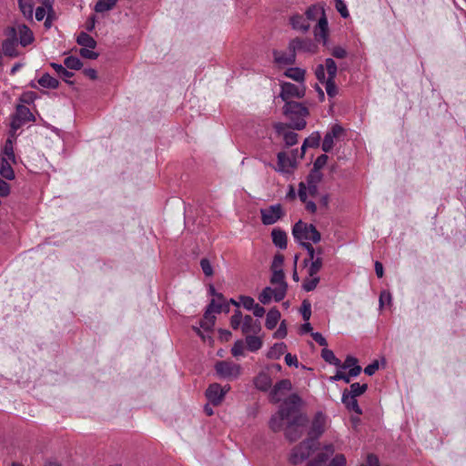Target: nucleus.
<instances>
[{"label": "nucleus", "mask_w": 466, "mask_h": 466, "mask_svg": "<svg viewBox=\"0 0 466 466\" xmlns=\"http://www.w3.org/2000/svg\"><path fill=\"white\" fill-rule=\"evenodd\" d=\"M301 398L297 394H291L280 405L279 412L270 419L269 428L278 432L282 430L284 422L287 421H292L293 424L307 423L308 418L301 412Z\"/></svg>", "instance_id": "1"}, {"label": "nucleus", "mask_w": 466, "mask_h": 466, "mask_svg": "<svg viewBox=\"0 0 466 466\" xmlns=\"http://www.w3.org/2000/svg\"><path fill=\"white\" fill-rule=\"evenodd\" d=\"M283 114L290 120V128L297 130L305 128L307 125L305 117L309 115V109L304 105L299 102H287L283 106Z\"/></svg>", "instance_id": "2"}, {"label": "nucleus", "mask_w": 466, "mask_h": 466, "mask_svg": "<svg viewBox=\"0 0 466 466\" xmlns=\"http://www.w3.org/2000/svg\"><path fill=\"white\" fill-rule=\"evenodd\" d=\"M292 235L301 246L302 243H308V240H310L313 243H318L321 239V235L315 226L312 224H307L301 220L298 221L294 225L292 228Z\"/></svg>", "instance_id": "3"}, {"label": "nucleus", "mask_w": 466, "mask_h": 466, "mask_svg": "<svg viewBox=\"0 0 466 466\" xmlns=\"http://www.w3.org/2000/svg\"><path fill=\"white\" fill-rule=\"evenodd\" d=\"M318 15H321L319 20L318 25L315 29V37L318 40L322 39L324 44L328 36V21L325 17L324 9L321 7L313 6L308 9L306 12L307 19H316Z\"/></svg>", "instance_id": "4"}, {"label": "nucleus", "mask_w": 466, "mask_h": 466, "mask_svg": "<svg viewBox=\"0 0 466 466\" xmlns=\"http://www.w3.org/2000/svg\"><path fill=\"white\" fill-rule=\"evenodd\" d=\"M314 441L311 439H307L300 442L298 446L294 447L289 455V462L298 465L302 463L308 459L313 451Z\"/></svg>", "instance_id": "5"}, {"label": "nucleus", "mask_w": 466, "mask_h": 466, "mask_svg": "<svg viewBox=\"0 0 466 466\" xmlns=\"http://www.w3.org/2000/svg\"><path fill=\"white\" fill-rule=\"evenodd\" d=\"M279 96L286 103L290 102L289 99L294 97L301 98L305 96V86L303 84L297 86L289 82L283 83Z\"/></svg>", "instance_id": "6"}, {"label": "nucleus", "mask_w": 466, "mask_h": 466, "mask_svg": "<svg viewBox=\"0 0 466 466\" xmlns=\"http://www.w3.org/2000/svg\"><path fill=\"white\" fill-rule=\"evenodd\" d=\"M5 35L6 39L2 45L4 54L10 57L17 56L16 45L18 39L16 38V28L15 26L8 27L5 30Z\"/></svg>", "instance_id": "7"}, {"label": "nucleus", "mask_w": 466, "mask_h": 466, "mask_svg": "<svg viewBox=\"0 0 466 466\" xmlns=\"http://www.w3.org/2000/svg\"><path fill=\"white\" fill-rule=\"evenodd\" d=\"M261 221L264 225H273L284 216L281 205H272L260 209Z\"/></svg>", "instance_id": "8"}, {"label": "nucleus", "mask_w": 466, "mask_h": 466, "mask_svg": "<svg viewBox=\"0 0 466 466\" xmlns=\"http://www.w3.org/2000/svg\"><path fill=\"white\" fill-rule=\"evenodd\" d=\"M327 417L321 412L318 411L311 420L310 429L309 431V439L316 440L319 438L326 429Z\"/></svg>", "instance_id": "9"}, {"label": "nucleus", "mask_w": 466, "mask_h": 466, "mask_svg": "<svg viewBox=\"0 0 466 466\" xmlns=\"http://www.w3.org/2000/svg\"><path fill=\"white\" fill-rule=\"evenodd\" d=\"M230 390L229 385L221 387L218 383H212L206 390V397L215 406L219 405L226 393Z\"/></svg>", "instance_id": "10"}, {"label": "nucleus", "mask_w": 466, "mask_h": 466, "mask_svg": "<svg viewBox=\"0 0 466 466\" xmlns=\"http://www.w3.org/2000/svg\"><path fill=\"white\" fill-rule=\"evenodd\" d=\"M215 370L220 378L235 379L240 374V366L228 361L217 362Z\"/></svg>", "instance_id": "11"}, {"label": "nucleus", "mask_w": 466, "mask_h": 466, "mask_svg": "<svg viewBox=\"0 0 466 466\" xmlns=\"http://www.w3.org/2000/svg\"><path fill=\"white\" fill-rule=\"evenodd\" d=\"M286 296L284 292V288H270L266 287L261 293L258 295V300L264 304L268 305L274 299L276 302L281 301Z\"/></svg>", "instance_id": "12"}, {"label": "nucleus", "mask_w": 466, "mask_h": 466, "mask_svg": "<svg viewBox=\"0 0 466 466\" xmlns=\"http://www.w3.org/2000/svg\"><path fill=\"white\" fill-rule=\"evenodd\" d=\"M335 451V446L332 443L324 444L315 458L309 461L305 466H324Z\"/></svg>", "instance_id": "13"}, {"label": "nucleus", "mask_w": 466, "mask_h": 466, "mask_svg": "<svg viewBox=\"0 0 466 466\" xmlns=\"http://www.w3.org/2000/svg\"><path fill=\"white\" fill-rule=\"evenodd\" d=\"M274 128L279 136L283 137V140L287 147H291L298 142V134L289 130L290 128L289 124L276 123Z\"/></svg>", "instance_id": "14"}, {"label": "nucleus", "mask_w": 466, "mask_h": 466, "mask_svg": "<svg viewBox=\"0 0 466 466\" xmlns=\"http://www.w3.org/2000/svg\"><path fill=\"white\" fill-rule=\"evenodd\" d=\"M296 167L295 156L289 157L285 152H279L278 154V167L277 171L281 173H290Z\"/></svg>", "instance_id": "15"}, {"label": "nucleus", "mask_w": 466, "mask_h": 466, "mask_svg": "<svg viewBox=\"0 0 466 466\" xmlns=\"http://www.w3.org/2000/svg\"><path fill=\"white\" fill-rule=\"evenodd\" d=\"M284 424L286 425V427H285L286 438L289 441H296L302 436L304 426L307 423L299 422L297 424H295V423L293 424L292 421H287V422H284Z\"/></svg>", "instance_id": "16"}, {"label": "nucleus", "mask_w": 466, "mask_h": 466, "mask_svg": "<svg viewBox=\"0 0 466 466\" xmlns=\"http://www.w3.org/2000/svg\"><path fill=\"white\" fill-rule=\"evenodd\" d=\"M289 49L292 50L294 54H296L297 50L314 53L316 51V46L311 40L296 38L289 43Z\"/></svg>", "instance_id": "17"}, {"label": "nucleus", "mask_w": 466, "mask_h": 466, "mask_svg": "<svg viewBox=\"0 0 466 466\" xmlns=\"http://www.w3.org/2000/svg\"><path fill=\"white\" fill-rule=\"evenodd\" d=\"M291 390V382L289 380H281L279 381L271 390V399L274 402L280 401V395L283 391Z\"/></svg>", "instance_id": "18"}, {"label": "nucleus", "mask_w": 466, "mask_h": 466, "mask_svg": "<svg viewBox=\"0 0 466 466\" xmlns=\"http://www.w3.org/2000/svg\"><path fill=\"white\" fill-rule=\"evenodd\" d=\"M241 329L244 334H257L260 331L261 325L259 321L254 320L251 316L246 315L243 318V324Z\"/></svg>", "instance_id": "19"}, {"label": "nucleus", "mask_w": 466, "mask_h": 466, "mask_svg": "<svg viewBox=\"0 0 466 466\" xmlns=\"http://www.w3.org/2000/svg\"><path fill=\"white\" fill-rule=\"evenodd\" d=\"M16 28V36L19 35V43L23 46H26L34 40L33 33L25 25H18Z\"/></svg>", "instance_id": "20"}, {"label": "nucleus", "mask_w": 466, "mask_h": 466, "mask_svg": "<svg viewBox=\"0 0 466 466\" xmlns=\"http://www.w3.org/2000/svg\"><path fill=\"white\" fill-rule=\"evenodd\" d=\"M356 398L357 397L351 396L350 393H349V390L346 389L342 393L341 401L349 410H353L358 415H360L362 410L360 408Z\"/></svg>", "instance_id": "21"}, {"label": "nucleus", "mask_w": 466, "mask_h": 466, "mask_svg": "<svg viewBox=\"0 0 466 466\" xmlns=\"http://www.w3.org/2000/svg\"><path fill=\"white\" fill-rule=\"evenodd\" d=\"M273 55L275 62L279 65H293L296 61V54L292 50H289V54L274 51Z\"/></svg>", "instance_id": "22"}, {"label": "nucleus", "mask_w": 466, "mask_h": 466, "mask_svg": "<svg viewBox=\"0 0 466 466\" xmlns=\"http://www.w3.org/2000/svg\"><path fill=\"white\" fill-rule=\"evenodd\" d=\"M272 241L280 249L287 248V234L280 228H274L271 232Z\"/></svg>", "instance_id": "23"}, {"label": "nucleus", "mask_w": 466, "mask_h": 466, "mask_svg": "<svg viewBox=\"0 0 466 466\" xmlns=\"http://www.w3.org/2000/svg\"><path fill=\"white\" fill-rule=\"evenodd\" d=\"M272 276L270 283L275 285L276 288H284V292L287 293L288 284L285 281V274L283 270H271Z\"/></svg>", "instance_id": "24"}, {"label": "nucleus", "mask_w": 466, "mask_h": 466, "mask_svg": "<svg viewBox=\"0 0 466 466\" xmlns=\"http://www.w3.org/2000/svg\"><path fill=\"white\" fill-rule=\"evenodd\" d=\"M290 22L294 29L301 32H307L310 27L308 19L299 15L292 16Z\"/></svg>", "instance_id": "25"}, {"label": "nucleus", "mask_w": 466, "mask_h": 466, "mask_svg": "<svg viewBox=\"0 0 466 466\" xmlns=\"http://www.w3.org/2000/svg\"><path fill=\"white\" fill-rule=\"evenodd\" d=\"M271 379L267 373L261 372L255 379L256 387L263 391L268 390L271 387Z\"/></svg>", "instance_id": "26"}, {"label": "nucleus", "mask_w": 466, "mask_h": 466, "mask_svg": "<svg viewBox=\"0 0 466 466\" xmlns=\"http://www.w3.org/2000/svg\"><path fill=\"white\" fill-rule=\"evenodd\" d=\"M279 319H280L279 310L276 308L271 309L267 314V319H266V323H265L266 328L268 329H273L277 326Z\"/></svg>", "instance_id": "27"}, {"label": "nucleus", "mask_w": 466, "mask_h": 466, "mask_svg": "<svg viewBox=\"0 0 466 466\" xmlns=\"http://www.w3.org/2000/svg\"><path fill=\"white\" fill-rule=\"evenodd\" d=\"M284 75L300 84H303L305 79V70L299 67H290L285 71Z\"/></svg>", "instance_id": "28"}, {"label": "nucleus", "mask_w": 466, "mask_h": 466, "mask_svg": "<svg viewBox=\"0 0 466 466\" xmlns=\"http://www.w3.org/2000/svg\"><path fill=\"white\" fill-rule=\"evenodd\" d=\"M10 160L5 157L1 159L0 175L5 179L12 180L15 178V172L9 163Z\"/></svg>", "instance_id": "29"}, {"label": "nucleus", "mask_w": 466, "mask_h": 466, "mask_svg": "<svg viewBox=\"0 0 466 466\" xmlns=\"http://www.w3.org/2000/svg\"><path fill=\"white\" fill-rule=\"evenodd\" d=\"M76 42L78 45L82 46V48H96V40L86 33H80L76 38Z\"/></svg>", "instance_id": "30"}, {"label": "nucleus", "mask_w": 466, "mask_h": 466, "mask_svg": "<svg viewBox=\"0 0 466 466\" xmlns=\"http://www.w3.org/2000/svg\"><path fill=\"white\" fill-rule=\"evenodd\" d=\"M319 139H320V137H319V133H314L311 136H309V137H307L304 140L303 145L301 147L300 158H302L304 157L306 148L317 147L319 144Z\"/></svg>", "instance_id": "31"}, {"label": "nucleus", "mask_w": 466, "mask_h": 466, "mask_svg": "<svg viewBox=\"0 0 466 466\" xmlns=\"http://www.w3.org/2000/svg\"><path fill=\"white\" fill-rule=\"evenodd\" d=\"M38 84L46 88L56 89L59 86V81L49 74H44L38 80Z\"/></svg>", "instance_id": "32"}, {"label": "nucleus", "mask_w": 466, "mask_h": 466, "mask_svg": "<svg viewBox=\"0 0 466 466\" xmlns=\"http://www.w3.org/2000/svg\"><path fill=\"white\" fill-rule=\"evenodd\" d=\"M15 116H17L20 119H23L25 122L35 121V116L30 111V109L23 105H18L15 110Z\"/></svg>", "instance_id": "33"}, {"label": "nucleus", "mask_w": 466, "mask_h": 466, "mask_svg": "<svg viewBox=\"0 0 466 466\" xmlns=\"http://www.w3.org/2000/svg\"><path fill=\"white\" fill-rule=\"evenodd\" d=\"M117 3V0H98L95 5L96 13H104L113 9Z\"/></svg>", "instance_id": "34"}, {"label": "nucleus", "mask_w": 466, "mask_h": 466, "mask_svg": "<svg viewBox=\"0 0 466 466\" xmlns=\"http://www.w3.org/2000/svg\"><path fill=\"white\" fill-rule=\"evenodd\" d=\"M55 71L68 84H73V82L69 81V78L74 76V74L67 69H66L62 65L56 63H51L50 65Z\"/></svg>", "instance_id": "35"}, {"label": "nucleus", "mask_w": 466, "mask_h": 466, "mask_svg": "<svg viewBox=\"0 0 466 466\" xmlns=\"http://www.w3.org/2000/svg\"><path fill=\"white\" fill-rule=\"evenodd\" d=\"M246 344L248 350L257 351L262 347V340L259 337L247 335Z\"/></svg>", "instance_id": "36"}, {"label": "nucleus", "mask_w": 466, "mask_h": 466, "mask_svg": "<svg viewBox=\"0 0 466 466\" xmlns=\"http://www.w3.org/2000/svg\"><path fill=\"white\" fill-rule=\"evenodd\" d=\"M21 12L26 18L33 16V0H18Z\"/></svg>", "instance_id": "37"}, {"label": "nucleus", "mask_w": 466, "mask_h": 466, "mask_svg": "<svg viewBox=\"0 0 466 466\" xmlns=\"http://www.w3.org/2000/svg\"><path fill=\"white\" fill-rule=\"evenodd\" d=\"M321 357L323 360L332 365L340 366V360L335 356L331 350L324 348L321 351Z\"/></svg>", "instance_id": "38"}, {"label": "nucleus", "mask_w": 466, "mask_h": 466, "mask_svg": "<svg viewBox=\"0 0 466 466\" xmlns=\"http://www.w3.org/2000/svg\"><path fill=\"white\" fill-rule=\"evenodd\" d=\"M325 69L328 73V79L334 80L337 76L338 67L335 61L332 58H327L325 60Z\"/></svg>", "instance_id": "39"}, {"label": "nucleus", "mask_w": 466, "mask_h": 466, "mask_svg": "<svg viewBox=\"0 0 466 466\" xmlns=\"http://www.w3.org/2000/svg\"><path fill=\"white\" fill-rule=\"evenodd\" d=\"M323 265L322 258L319 256H317L316 259L311 260V263L309 267L308 272L309 277L317 276L319 271L321 269Z\"/></svg>", "instance_id": "40"}, {"label": "nucleus", "mask_w": 466, "mask_h": 466, "mask_svg": "<svg viewBox=\"0 0 466 466\" xmlns=\"http://www.w3.org/2000/svg\"><path fill=\"white\" fill-rule=\"evenodd\" d=\"M3 153L6 157L5 158L10 160L13 163H15V156L14 152L13 140L12 138H8L5 141V144L3 148Z\"/></svg>", "instance_id": "41"}, {"label": "nucleus", "mask_w": 466, "mask_h": 466, "mask_svg": "<svg viewBox=\"0 0 466 466\" xmlns=\"http://www.w3.org/2000/svg\"><path fill=\"white\" fill-rule=\"evenodd\" d=\"M65 66L69 69L78 70L82 67L83 64L76 56H68L64 60Z\"/></svg>", "instance_id": "42"}, {"label": "nucleus", "mask_w": 466, "mask_h": 466, "mask_svg": "<svg viewBox=\"0 0 466 466\" xmlns=\"http://www.w3.org/2000/svg\"><path fill=\"white\" fill-rule=\"evenodd\" d=\"M367 389V384H360L359 382H355L350 385V390H349V393H350L351 396L358 397L363 394Z\"/></svg>", "instance_id": "43"}, {"label": "nucleus", "mask_w": 466, "mask_h": 466, "mask_svg": "<svg viewBox=\"0 0 466 466\" xmlns=\"http://www.w3.org/2000/svg\"><path fill=\"white\" fill-rule=\"evenodd\" d=\"M286 350V345L284 343L275 344L268 352V357L272 359L279 358Z\"/></svg>", "instance_id": "44"}, {"label": "nucleus", "mask_w": 466, "mask_h": 466, "mask_svg": "<svg viewBox=\"0 0 466 466\" xmlns=\"http://www.w3.org/2000/svg\"><path fill=\"white\" fill-rule=\"evenodd\" d=\"M26 122H25L23 119H20L17 116L14 115L11 121V132L10 136L12 137H15V132L17 129H19L22 126H24Z\"/></svg>", "instance_id": "45"}, {"label": "nucleus", "mask_w": 466, "mask_h": 466, "mask_svg": "<svg viewBox=\"0 0 466 466\" xmlns=\"http://www.w3.org/2000/svg\"><path fill=\"white\" fill-rule=\"evenodd\" d=\"M327 466H347V460L344 454H336L328 463Z\"/></svg>", "instance_id": "46"}, {"label": "nucleus", "mask_w": 466, "mask_h": 466, "mask_svg": "<svg viewBox=\"0 0 466 466\" xmlns=\"http://www.w3.org/2000/svg\"><path fill=\"white\" fill-rule=\"evenodd\" d=\"M319 282V277H317V276L310 277L309 279H307L304 280L303 289L306 291H311L316 289Z\"/></svg>", "instance_id": "47"}, {"label": "nucleus", "mask_w": 466, "mask_h": 466, "mask_svg": "<svg viewBox=\"0 0 466 466\" xmlns=\"http://www.w3.org/2000/svg\"><path fill=\"white\" fill-rule=\"evenodd\" d=\"M333 146H334V137L330 135L329 132H328L325 135L323 142H322V146H321L322 150L324 152H329L333 148Z\"/></svg>", "instance_id": "48"}, {"label": "nucleus", "mask_w": 466, "mask_h": 466, "mask_svg": "<svg viewBox=\"0 0 466 466\" xmlns=\"http://www.w3.org/2000/svg\"><path fill=\"white\" fill-rule=\"evenodd\" d=\"M322 179V174L319 170L312 169L310 173L308 175L306 183L307 184H319Z\"/></svg>", "instance_id": "49"}, {"label": "nucleus", "mask_w": 466, "mask_h": 466, "mask_svg": "<svg viewBox=\"0 0 466 466\" xmlns=\"http://www.w3.org/2000/svg\"><path fill=\"white\" fill-rule=\"evenodd\" d=\"M243 319L242 313L240 310H236L235 313L230 318V325L232 329H238L240 326V323Z\"/></svg>", "instance_id": "50"}, {"label": "nucleus", "mask_w": 466, "mask_h": 466, "mask_svg": "<svg viewBox=\"0 0 466 466\" xmlns=\"http://www.w3.org/2000/svg\"><path fill=\"white\" fill-rule=\"evenodd\" d=\"M284 256L281 254L275 255L271 264V270H282Z\"/></svg>", "instance_id": "51"}, {"label": "nucleus", "mask_w": 466, "mask_h": 466, "mask_svg": "<svg viewBox=\"0 0 466 466\" xmlns=\"http://www.w3.org/2000/svg\"><path fill=\"white\" fill-rule=\"evenodd\" d=\"M243 352H244V341L241 339L237 340L231 349L232 355L235 357H238V356L243 355Z\"/></svg>", "instance_id": "52"}, {"label": "nucleus", "mask_w": 466, "mask_h": 466, "mask_svg": "<svg viewBox=\"0 0 466 466\" xmlns=\"http://www.w3.org/2000/svg\"><path fill=\"white\" fill-rule=\"evenodd\" d=\"M325 83H326V92H327L328 96L330 97L335 96L338 93V88L335 85L334 80L327 79Z\"/></svg>", "instance_id": "53"}, {"label": "nucleus", "mask_w": 466, "mask_h": 466, "mask_svg": "<svg viewBox=\"0 0 466 466\" xmlns=\"http://www.w3.org/2000/svg\"><path fill=\"white\" fill-rule=\"evenodd\" d=\"M200 267L206 276L210 277L213 275V268L208 258H204L200 260Z\"/></svg>", "instance_id": "54"}, {"label": "nucleus", "mask_w": 466, "mask_h": 466, "mask_svg": "<svg viewBox=\"0 0 466 466\" xmlns=\"http://www.w3.org/2000/svg\"><path fill=\"white\" fill-rule=\"evenodd\" d=\"M301 314H302V318L305 321H308L310 319L311 306H310V303L308 302L307 300H304L302 302Z\"/></svg>", "instance_id": "55"}, {"label": "nucleus", "mask_w": 466, "mask_h": 466, "mask_svg": "<svg viewBox=\"0 0 466 466\" xmlns=\"http://www.w3.org/2000/svg\"><path fill=\"white\" fill-rule=\"evenodd\" d=\"M302 247L304 248H306V250L308 251L309 259L304 260V264L307 265L309 260L311 261V260L316 259V258H317L316 249L312 247V245L310 243H302Z\"/></svg>", "instance_id": "56"}, {"label": "nucleus", "mask_w": 466, "mask_h": 466, "mask_svg": "<svg viewBox=\"0 0 466 466\" xmlns=\"http://www.w3.org/2000/svg\"><path fill=\"white\" fill-rule=\"evenodd\" d=\"M328 159H329V157L327 155H325V154L320 155L315 160L312 169L320 171V169L327 164Z\"/></svg>", "instance_id": "57"}, {"label": "nucleus", "mask_w": 466, "mask_h": 466, "mask_svg": "<svg viewBox=\"0 0 466 466\" xmlns=\"http://www.w3.org/2000/svg\"><path fill=\"white\" fill-rule=\"evenodd\" d=\"M239 299L243 307L248 310H251L257 304L255 303L254 299L248 296H240Z\"/></svg>", "instance_id": "58"}, {"label": "nucleus", "mask_w": 466, "mask_h": 466, "mask_svg": "<svg viewBox=\"0 0 466 466\" xmlns=\"http://www.w3.org/2000/svg\"><path fill=\"white\" fill-rule=\"evenodd\" d=\"M214 306H215V299H213L210 303L208 304L204 318L205 319L213 320V322L216 321V317L213 315L214 313Z\"/></svg>", "instance_id": "59"}, {"label": "nucleus", "mask_w": 466, "mask_h": 466, "mask_svg": "<svg viewBox=\"0 0 466 466\" xmlns=\"http://www.w3.org/2000/svg\"><path fill=\"white\" fill-rule=\"evenodd\" d=\"M335 7L343 18L349 16L347 6L342 0H335Z\"/></svg>", "instance_id": "60"}, {"label": "nucleus", "mask_w": 466, "mask_h": 466, "mask_svg": "<svg viewBox=\"0 0 466 466\" xmlns=\"http://www.w3.org/2000/svg\"><path fill=\"white\" fill-rule=\"evenodd\" d=\"M93 48H81L79 54L82 57L87 59H96L98 57V54L92 50Z\"/></svg>", "instance_id": "61"}, {"label": "nucleus", "mask_w": 466, "mask_h": 466, "mask_svg": "<svg viewBox=\"0 0 466 466\" xmlns=\"http://www.w3.org/2000/svg\"><path fill=\"white\" fill-rule=\"evenodd\" d=\"M307 193H309L308 192L307 183L306 182H300L299 184L298 195H299V198L301 200V202H306Z\"/></svg>", "instance_id": "62"}, {"label": "nucleus", "mask_w": 466, "mask_h": 466, "mask_svg": "<svg viewBox=\"0 0 466 466\" xmlns=\"http://www.w3.org/2000/svg\"><path fill=\"white\" fill-rule=\"evenodd\" d=\"M358 363V360L355 357L348 356L344 362L340 363V368L346 370L355 366Z\"/></svg>", "instance_id": "63"}, {"label": "nucleus", "mask_w": 466, "mask_h": 466, "mask_svg": "<svg viewBox=\"0 0 466 466\" xmlns=\"http://www.w3.org/2000/svg\"><path fill=\"white\" fill-rule=\"evenodd\" d=\"M360 466H380V461L376 455L369 454L366 462L362 463Z\"/></svg>", "instance_id": "64"}]
</instances>
